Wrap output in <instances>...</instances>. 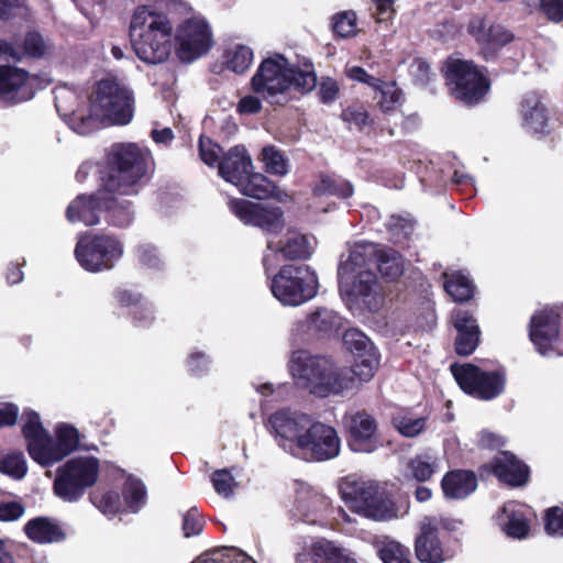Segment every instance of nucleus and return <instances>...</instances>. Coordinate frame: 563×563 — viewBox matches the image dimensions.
<instances>
[{"instance_id": "61", "label": "nucleus", "mask_w": 563, "mask_h": 563, "mask_svg": "<svg viewBox=\"0 0 563 563\" xmlns=\"http://www.w3.org/2000/svg\"><path fill=\"white\" fill-rule=\"evenodd\" d=\"M341 117L343 121L357 128L367 125L369 122L368 113L362 107H349L342 111Z\"/></svg>"}, {"instance_id": "60", "label": "nucleus", "mask_w": 563, "mask_h": 563, "mask_svg": "<svg viewBox=\"0 0 563 563\" xmlns=\"http://www.w3.org/2000/svg\"><path fill=\"white\" fill-rule=\"evenodd\" d=\"M410 75L418 85L424 86L431 80L430 65L424 59L417 58L410 65Z\"/></svg>"}, {"instance_id": "63", "label": "nucleus", "mask_w": 563, "mask_h": 563, "mask_svg": "<svg viewBox=\"0 0 563 563\" xmlns=\"http://www.w3.org/2000/svg\"><path fill=\"white\" fill-rule=\"evenodd\" d=\"M310 313L303 319L297 320L291 327V338L296 342H302L314 334L312 324H310Z\"/></svg>"}, {"instance_id": "24", "label": "nucleus", "mask_w": 563, "mask_h": 563, "mask_svg": "<svg viewBox=\"0 0 563 563\" xmlns=\"http://www.w3.org/2000/svg\"><path fill=\"white\" fill-rule=\"evenodd\" d=\"M530 509L516 501L506 503L497 514L498 527L510 538L525 539L530 530Z\"/></svg>"}, {"instance_id": "17", "label": "nucleus", "mask_w": 563, "mask_h": 563, "mask_svg": "<svg viewBox=\"0 0 563 563\" xmlns=\"http://www.w3.org/2000/svg\"><path fill=\"white\" fill-rule=\"evenodd\" d=\"M341 440L336 430L328 424L312 420L309 431L299 448L297 457L313 461H328L340 454Z\"/></svg>"}, {"instance_id": "28", "label": "nucleus", "mask_w": 563, "mask_h": 563, "mask_svg": "<svg viewBox=\"0 0 563 563\" xmlns=\"http://www.w3.org/2000/svg\"><path fill=\"white\" fill-rule=\"evenodd\" d=\"M297 563H354L347 551L325 539L311 541L297 555Z\"/></svg>"}, {"instance_id": "1", "label": "nucleus", "mask_w": 563, "mask_h": 563, "mask_svg": "<svg viewBox=\"0 0 563 563\" xmlns=\"http://www.w3.org/2000/svg\"><path fill=\"white\" fill-rule=\"evenodd\" d=\"M109 161L115 170L107 183L103 211L107 221L124 228L132 223L134 211L129 200L121 196L136 195L148 178L153 164L151 153L137 144H117L111 148Z\"/></svg>"}, {"instance_id": "22", "label": "nucleus", "mask_w": 563, "mask_h": 563, "mask_svg": "<svg viewBox=\"0 0 563 563\" xmlns=\"http://www.w3.org/2000/svg\"><path fill=\"white\" fill-rule=\"evenodd\" d=\"M347 430L349 448L358 453H372L380 445L375 419L364 411L346 415L343 419Z\"/></svg>"}, {"instance_id": "33", "label": "nucleus", "mask_w": 563, "mask_h": 563, "mask_svg": "<svg viewBox=\"0 0 563 563\" xmlns=\"http://www.w3.org/2000/svg\"><path fill=\"white\" fill-rule=\"evenodd\" d=\"M443 495L448 499H464L477 488V478L471 471L448 472L441 482Z\"/></svg>"}, {"instance_id": "43", "label": "nucleus", "mask_w": 563, "mask_h": 563, "mask_svg": "<svg viewBox=\"0 0 563 563\" xmlns=\"http://www.w3.org/2000/svg\"><path fill=\"white\" fill-rule=\"evenodd\" d=\"M393 426L404 437L415 438L419 435L427 426V419L417 417L409 412H400L393 417Z\"/></svg>"}, {"instance_id": "12", "label": "nucleus", "mask_w": 563, "mask_h": 563, "mask_svg": "<svg viewBox=\"0 0 563 563\" xmlns=\"http://www.w3.org/2000/svg\"><path fill=\"white\" fill-rule=\"evenodd\" d=\"M122 255V242L108 234L80 236L75 249L78 263L88 272L110 269Z\"/></svg>"}, {"instance_id": "53", "label": "nucleus", "mask_w": 563, "mask_h": 563, "mask_svg": "<svg viewBox=\"0 0 563 563\" xmlns=\"http://www.w3.org/2000/svg\"><path fill=\"white\" fill-rule=\"evenodd\" d=\"M222 148L210 139L201 136L199 140V154L202 162L209 166L219 164V156Z\"/></svg>"}, {"instance_id": "15", "label": "nucleus", "mask_w": 563, "mask_h": 563, "mask_svg": "<svg viewBox=\"0 0 563 563\" xmlns=\"http://www.w3.org/2000/svg\"><path fill=\"white\" fill-rule=\"evenodd\" d=\"M51 82L47 75H30L22 68L9 65L0 66V97L11 103L32 99L37 89Z\"/></svg>"}, {"instance_id": "11", "label": "nucleus", "mask_w": 563, "mask_h": 563, "mask_svg": "<svg viewBox=\"0 0 563 563\" xmlns=\"http://www.w3.org/2000/svg\"><path fill=\"white\" fill-rule=\"evenodd\" d=\"M99 460L95 456H77L57 468L54 493L64 501L75 503L99 477Z\"/></svg>"}, {"instance_id": "45", "label": "nucleus", "mask_w": 563, "mask_h": 563, "mask_svg": "<svg viewBox=\"0 0 563 563\" xmlns=\"http://www.w3.org/2000/svg\"><path fill=\"white\" fill-rule=\"evenodd\" d=\"M262 161L267 173L285 176L288 173V161L277 147L269 145L262 151Z\"/></svg>"}, {"instance_id": "32", "label": "nucleus", "mask_w": 563, "mask_h": 563, "mask_svg": "<svg viewBox=\"0 0 563 563\" xmlns=\"http://www.w3.org/2000/svg\"><path fill=\"white\" fill-rule=\"evenodd\" d=\"M245 176L246 177H243L242 179V184L234 185L238 187L242 195L255 199L275 197L280 202H285L288 199V195L277 190L274 183H272L264 175L260 173H253V170H251Z\"/></svg>"}, {"instance_id": "55", "label": "nucleus", "mask_w": 563, "mask_h": 563, "mask_svg": "<svg viewBox=\"0 0 563 563\" xmlns=\"http://www.w3.org/2000/svg\"><path fill=\"white\" fill-rule=\"evenodd\" d=\"M211 360L207 354L200 351H195L190 353L187 361V367L192 375H205L206 373L209 372Z\"/></svg>"}, {"instance_id": "25", "label": "nucleus", "mask_w": 563, "mask_h": 563, "mask_svg": "<svg viewBox=\"0 0 563 563\" xmlns=\"http://www.w3.org/2000/svg\"><path fill=\"white\" fill-rule=\"evenodd\" d=\"M103 201H106V190H98L90 196L79 195L66 210L67 220L89 227L98 224L100 214L103 212Z\"/></svg>"}, {"instance_id": "40", "label": "nucleus", "mask_w": 563, "mask_h": 563, "mask_svg": "<svg viewBox=\"0 0 563 563\" xmlns=\"http://www.w3.org/2000/svg\"><path fill=\"white\" fill-rule=\"evenodd\" d=\"M374 545L384 563H410L408 550L387 537L376 538Z\"/></svg>"}, {"instance_id": "64", "label": "nucleus", "mask_w": 563, "mask_h": 563, "mask_svg": "<svg viewBox=\"0 0 563 563\" xmlns=\"http://www.w3.org/2000/svg\"><path fill=\"white\" fill-rule=\"evenodd\" d=\"M132 314L134 322L139 327H147L155 319L153 305L146 300H144L135 310H133Z\"/></svg>"}, {"instance_id": "46", "label": "nucleus", "mask_w": 563, "mask_h": 563, "mask_svg": "<svg viewBox=\"0 0 563 563\" xmlns=\"http://www.w3.org/2000/svg\"><path fill=\"white\" fill-rule=\"evenodd\" d=\"M123 496L128 507L132 511H137L146 500L144 484L137 478L129 477L124 484Z\"/></svg>"}, {"instance_id": "34", "label": "nucleus", "mask_w": 563, "mask_h": 563, "mask_svg": "<svg viewBox=\"0 0 563 563\" xmlns=\"http://www.w3.org/2000/svg\"><path fill=\"white\" fill-rule=\"evenodd\" d=\"M377 246V253L374 261L371 263V268L378 269L383 277L394 280L399 277L404 272V260L401 255L393 250Z\"/></svg>"}, {"instance_id": "14", "label": "nucleus", "mask_w": 563, "mask_h": 563, "mask_svg": "<svg viewBox=\"0 0 563 563\" xmlns=\"http://www.w3.org/2000/svg\"><path fill=\"white\" fill-rule=\"evenodd\" d=\"M451 372L462 390L481 399H493L505 387V376L498 371L485 372L473 364H453Z\"/></svg>"}, {"instance_id": "5", "label": "nucleus", "mask_w": 563, "mask_h": 563, "mask_svg": "<svg viewBox=\"0 0 563 563\" xmlns=\"http://www.w3.org/2000/svg\"><path fill=\"white\" fill-rule=\"evenodd\" d=\"M288 369L297 386L317 397L340 395L354 385L346 369L335 366L328 357L312 355L306 350L291 353Z\"/></svg>"}, {"instance_id": "48", "label": "nucleus", "mask_w": 563, "mask_h": 563, "mask_svg": "<svg viewBox=\"0 0 563 563\" xmlns=\"http://www.w3.org/2000/svg\"><path fill=\"white\" fill-rule=\"evenodd\" d=\"M310 324H312L314 333L325 332L339 324L338 314L327 308H318L310 313Z\"/></svg>"}, {"instance_id": "62", "label": "nucleus", "mask_w": 563, "mask_h": 563, "mask_svg": "<svg viewBox=\"0 0 563 563\" xmlns=\"http://www.w3.org/2000/svg\"><path fill=\"white\" fill-rule=\"evenodd\" d=\"M345 76L354 81L366 84L369 87L377 86L378 78L371 76L364 68L355 65H346L344 69Z\"/></svg>"}, {"instance_id": "47", "label": "nucleus", "mask_w": 563, "mask_h": 563, "mask_svg": "<svg viewBox=\"0 0 563 563\" xmlns=\"http://www.w3.org/2000/svg\"><path fill=\"white\" fill-rule=\"evenodd\" d=\"M27 466L22 453H13L0 460V472L14 478L21 479L26 474Z\"/></svg>"}, {"instance_id": "52", "label": "nucleus", "mask_w": 563, "mask_h": 563, "mask_svg": "<svg viewBox=\"0 0 563 563\" xmlns=\"http://www.w3.org/2000/svg\"><path fill=\"white\" fill-rule=\"evenodd\" d=\"M544 527L548 534L553 537L563 536V509L552 507L547 510L544 518Z\"/></svg>"}, {"instance_id": "13", "label": "nucleus", "mask_w": 563, "mask_h": 563, "mask_svg": "<svg viewBox=\"0 0 563 563\" xmlns=\"http://www.w3.org/2000/svg\"><path fill=\"white\" fill-rule=\"evenodd\" d=\"M313 418L298 410L280 409L268 419V427L275 441L285 452L295 456L303 441Z\"/></svg>"}, {"instance_id": "6", "label": "nucleus", "mask_w": 563, "mask_h": 563, "mask_svg": "<svg viewBox=\"0 0 563 563\" xmlns=\"http://www.w3.org/2000/svg\"><path fill=\"white\" fill-rule=\"evenodd\" d=\"M22 432L30 456L40 465H53L74 452L79 444L78 430L67 423L55 428L56 440L43 428L41 418L33 410L22 413Z\"/></svg>"}, {"instance_id": "8", "label": "nucleus", "mask_w": 563, "mask_h": 563, "mask_svg": "<svg viewBox=\"0 0 563 563\" xmlns=\"http://www.w3.org/2000/svg\"><path fill=\"white\" fill-rule=\"evenodd\" d=\"M339 490L347 508L357 515L375 521L397 517L395 504L371 479L355 475L346 476L340 482Z\"/></svg>"}, {"instance_id": "2", "label": "nucleus", "mask_w": 563, "mask_h": 563, "mask_svg": "<svg viewBox=\"0 0 563 563\" xmlns=\"http://www.w3.org/2000/svg\"><path fill=\"white\" fill-rule=\"evenodd\" d=\"M377 246L369 242L353 245L338 269L340 294L353 313L377 311L384 302L383 288L371 268Z\"/></svg>"}, {"instance_id": "30", "label": "nucleus", "mask_w": 563, "mask_h": 563, "mask_svg": "<svg viewBox=\"0 0 563 563\" xmlns=\"http://www.w3.org/2000/svg\"><path fill=\"white\" fill-rule=\"evenodd\" d=\"M522 128L532 134H543L548 128V111L541 97L536 92L525 95L520 103Z\"/></svg>"}, {"instance_id": "20", "label": "nucleus", "mask_w": 563, "mask_h": 563, "mask_svg": "<svg viewBox=\"0 0 563 563\" xmlns=\"http://www.w3.org/2000/svg\"><path fill=\"white\" fill-rule=\"evenodd\" d=\"M312 246L309 239L295 230H288L280 241L267 238L266 250L263 255V265L266 272L274 269L280 258L305 260L311 255Z\"/></svg>"}, {"instance_id": "4", "label": "nucleus", "mask_w": 563, "mask_h": 563, "mask_svg": "<svg viewBox=\"0 0 563 563\" xmlns=\"http://www.w3.org/2000/svg\"><path fill=\"white\" fill-rule=\"evenodd\" d=\"M134 114L133 92L114 79L100 80L90 97L89 114L74 112L71 128L78 134H88L99 122L125 125Z\"/></svg>"}, {"instance_id": "37", "label": "nucleus", "mask_w": 563, "mask_h": 563, "mask_svg": "<svg viewBox=\"0 0 563 563\" xmlns=\"http://www.w3.org/2000/svg\"><path fill=\"white\" fill-rule=\"evenodd\" d=\"M375 100L377 106L385 113L396 111L404 101L402 91L398 88L394 81L378 80L377 86H374Z\"/></svg>"}, {"instance_id": "35", "label": "nucleus", "mask_w": 563, "mask_h": 563, "mask_svg": "<svg viewBox=\"0 0 563 563\" xmlns=\"http://www.w3.org/2000/svg\"><path fill=\"white\" fill-rule=\"evenodd\" d=\"M440 470V459L432 453L424 452L409 460L406 477L417 482H427Z\"/></svg>"}, {"instance_id": "57", "label": "nucleus", "mask_w": 563, "mask_h": 563, "mask_svg": "<svg viewBox=\"0 0 563 563\" xmlns=\"http://www.w3.org/2000/svg\"><path fill=\"white\" fill-rule=\"evenodd\" d=\"M23 46L25 53L34 57L43 56L47 47L42 35L36 32H30L26 34Z\"/></svg>"}, {"instance_id": "3", "label": "nucleus", "mask_w": 563, "mask_h": 563, "mask_svg": "<svg viewBox=\"0 0 563 563\" xmlns=\"http://www.w3.org/2000/svg\"><path fill=\"white\" fill-rule=\"evenodd\" d=\"M252 89L271 103L284 104L292 99V92L306 95L317 86L313 64H291L280 54L262 60L253 75Z\"/></svg>"}, {"instance_id": "18", "label": "nucleus", "mask_w": 563, "mask_h": 563, "mask_svg": "<svg viewBox=\"0 0 563 563\" xmlns=\"http://www.w3.org/2000/svg\"><path fill=\"white\" fill-rule=\"evenodd\" d=\"M467 33L478 44L486 59L494 57L514 40V34L508 29L485 15L473 16L467 24Z\"/></svg>"}, {"instance_id": "36", "label": "nucleus", "mask_w": 563, "mask_h": 563, "mask_svg": "<svg viewBox=\"0 0 563 563\" xmlns=\"http://www.w3.org/2000/svg\"><path fill=\"white\" fill-rule=\"evenodd\" d=\"M24 530L31 540L38 543H52L65 539V533L59 526L46 518L31 520Z\"/></svg>"}, {"instance_id": "23", "label": "nucleus", "mask_w": 563, "mask_h": 563, "mask_svg": "<svg viewBox=\"0 0 563 563\" xmlns=\"http://www.w3.org/2000/svg\"><path fill=\"white\" fill-rule=\"evenodd\" d=\"M560 314L554 309H544L534 313L530 323V339L542 355L555 350L559 341Z\"/></svg>"}, {"instance_id": "31", "label": "nucleus", "mask_w": 563, "mask_h": 563, "mask_svg": "<svg viewBox=\"0 0 563 563\" xmlns=\"http://www.w3.org/2000/svg\"><path fill=\"white\" fill-rule=\"evenodd\" d=\"M251 170L253 164L243 146L231 148L219 162V175L232 185L242 184L243 177Z\"/></svg>"}, {"instance_id": "10", "label": "nucleus", "mask_w": 563, "mask_h": 563, "mask_svg": "<svg viewBox=\"0 0 563 563\" xmlns=\"http://www.w3.org/2000/svg\"><path fill=\"white\" fill-rule=\"evenodd\" d=\"M444 76L452 95L466 104L478 103L490 89L485 69L472 60L450 58L445 64Z\"/></svg>"}, {"instance_id": "29", "label": "nucleus", "mask_w": 563, "mask_h": 563, "mask_svg": "<svg viewBox=\"0 0 563 563\" xmlns=\"http://www.w3.org/2000/svg\"><path fill=\"white\" fill-rule=\"evenodd\" d=\"M490 468L500 482L510 486H521L528 481L529 470L527 465L508 451L499 452L494 457Z\"/></svg>"}, {"instance_id": "44", "label": "nucleus", "mask_w": 563, "mask_h": 563, "mask_svg": "<svg viewBox=\"0 0 563 563\" xmlns=\"http://www.w3.org/2000/svg\"><path fill=\"white\" fill-rule=\"evenodd\" d=\"M192 563H255V561L235 548H223L206 553Z\"/></svg>"}, {"instance_id": "9", "label": "nucleus", "mask_w": 563, "mask_h": 563, "mask_svg": "<svg viewBox=\"0 0 563 563\" xmlns=\"http://www.w3.org/2000/svg\"><path fill=\"white\" fill-rule=\"evenodd\" d=\"M269 287L283 306L297 307L316 297L319 283L309 266L285 265L272 278Z\"/></svg>"}, {"instance_id": "49", "label": "nucleus", "mask_w": 563, "mask_h": 563, "mask_svg": "<svg viewBox=\"0 0 563 563\" xmlns=\"http://www.w3.org/2000/svg\"><path fill=\"white\" fill-rule=\"evenodd\" d=\"M91 500L106 516H113L120 510V499L115 492L95 493Z\"/></svg>"}, {"instance_id": "38", "label": "nucleus", "mask_w": 563, "mask_h": 563, "mask_svg": "<svg viewBox=\"0 0 563 563\" xmlns=\"http://www.w3.org/2000/svg\"><path fill=\"white\" fill-rule=\"evenodd\" d=\"M444 289L454 301H467L472 298L474 286L467 275L462 272L444 273Z\"/></svg>"}, {"instance_id": "19", "label": "nucleus", "mask_w": 563, "mask_h": 563, "mask_svg": "<svg viewBox=\"0 0 563 563\" xmlns=\"http://www.w3.org/2000/svg\"><path fill=\"white\" fill-rule=\"evenodd\" d=\"M345 347L354 355L352 373L360 382L373 378L378 367V353L371 340L357 329H350L343 335Z\"/></svg>"}, {"instance_id": "42", "label": "nucleus", "mask_w": 563, "mask_h": 563, "mask_svg": "<svg viewBox=\"0 0 563 563\" xmlns=\"http://www.w3.org/2000/svg\"><path fill=\"white\" fill-rule=\"evenodd\" d=\"M224 57L225 65L230 70L242 74L250 68L253 62V51L245 45L236 44L225 51Z\"/></svg>"}, {"instance_id": "26", "label": "nucleus", "mask_w": 563, "mask_h": 563, "mask_svg": "<svg viewBox=\"0 0 563 563\" xmlns=\"http://www.w3.org/2000/svg\"><path fill=\"white\" fill-rule=\"evenodd\" d=\"M453 325L457 332L455 351L459 355L472 354L479 343V327L476 319L466 310L456 309L452 313Z\"/></svg>"}, {"instance_id": "39", "label": "nucleus", "mask_w": 563, "mask_h": 563, "mask_svg": "<svg viewBox=\"0 0 563 563\" xmlns=\"http://www.w3.org/2000/svg\"><path fill=\"white\" fill-rule=\"evenodd\" d=\"M316 196H336L340 198H349L353 195L354 189L350 181L334 176H320L319 181L313 188Z\"/></svg>"}, {"instance_id": "21", "label": "nucleus", "mask_w": 563, "mask_h": 563, "mask_svg": "<svg viewBox=\"0 0 563 563\" xmlns=\"http://www.w3.org/2000/svg\"><path fill=\"white\" fill-rule=\"evenodd\" d=\"M178 56L183 62L190 63L206 54L212 45L209 25L202 19L186 21L177 31Z\"/></svg>"}, {"instance_id": "58", "label": "nucleus", "mask_w": 563, "mask_h": 563, "mask_svg": "<svg viewBox=\"0 0 563 563\" xmlns=\"http://www.w3.org/2000/svg\"><path fill=\"white\" fill-rule=\"evenodd\" d=\"M202 530V520L196 508H191L186 512L183 520V531L185 537L197 536Z\"/></svg>"}, {"instance_id": "56", "label": "nucleus", "mask_w": 563, "mask_h": 563, "mask_svg": "<svg viewBox=\"0 0 563 563\" xmlns=\"http://www.w3.org/2000/svg\"><path fill=\"white\" fill-rule=\"evenodd\" d=\"M340 92L339 84L331 77H322L319 82L318 96L323 103H332Z\"/></svg>"}, {"instance_id": "41", "label": "nucleus", "mask_w": 563, "mask_h": 563, "mask_svg": "<svg viewBox=\"0 0 563 563\" xmlns=\"http://www.w3.org/2000/svg\"><path fill=\"white\" fill-rule=\"evenodd\" d=\"M329 507V500L321 494L311 493L308 500L302 497L298 499V510L302 514L303 520L316 523L322 518Z\"/></svg>"}, {"instance_id": "54", "label": "nucleus", "mask_w": 563, "mask_h": 563, "mask_svg": "<svg viewBox=\"0 0 563 563\" xmlns=\"http://www.w3.org/2000/svg\"><path fill=\"white\" fill-rule=\"evenodd\" d=\"M139 261L151 269H158L163 265V260L156 249L152 244H142L137 247Z\"/></svg>"}, {"instance_id": "50", "label": "nucleus", "mask_w": 563, "mask_h": 563, "mask_svg": "<svg viewBox=\"0 0 563 563\" xmlns=\"http://www.w3.org/2000/svg\"><path fill=\"white\" fill-rule=\"evenodd\" d=\"M214 490L223 496L229 497L233 494L238 483L228 470H218L211 477Z\"/></svg>"}, {"instance_id": "27", "label": "nucleus", "mask_w": 563, "mask_h": 563, "mask_svg": "<svg viewBox=\"0 0 563 563\" xmlns=\"http://www.w3.org/2000/svg\"><path fill=\"white\" fill-rule=\"evenodd\" d=\"M415 550L418 560L423 563H442L448 559L442 549L434 519L426 518L423 520Z\"/></svg>"}, {"instance_id": "59", "label": "nucleus", "mask_w": 563, "mask_h": 563, "mask_svg": "<svg viewBox=\"0 0 563 563\" xmlns=\"http://www.w3.org/2000/svg\"><path fill=\"white\" fill-rule=\"evenodd\" d=\"M114 299L121 307L131 308L132 311L144 301V298L140 294L125 288L117 289Z\"/></svg>"}, {"instance_id": "16", "label": "nucleus", "mask_w": 563, "mask_h": 563, "mask_svg": "<svg viewBox=\"0 0 563 563\" xmlns=\"http://www.w3.org/2000/svg\"><path fill=\"white\" fill-rule=\"evenodd\" d=\"M229 206L244 224L260 228L274 240L285 228L284 212L279 207L254 203L244 199H232Z\"/></svg>"}, {"instance_id": "7", "label": "nucleus", "mask_w": 563, "mask_h": 563, "mask_svg": "<svg viewBox=\"0 0 563 563\" xmlns=\"http://www.w3.org/2000/svg\"><path fill=\"white\" fill-rule=\"evenodd\" d=\"M173 26L168 18L147 5L137 7L130 24V35L136 56L147 64H159L170 53Z\"/></svg>"}, {"instance_id": "51", "label": "nucleus", "mask_w": 563, "mask_h": 563, "mask_svg": "<svg viewBox=\"0 0 563 563\" xmlns=\"http://www.w3.org/2000/svg\"><path fill=\"white\" fill-rule=\"evenodd\" d=\"M333 31L341 37L354 35L356 33L355 13L347 11L336 14L333 18Z\"/></svg>"}]
</instances>
